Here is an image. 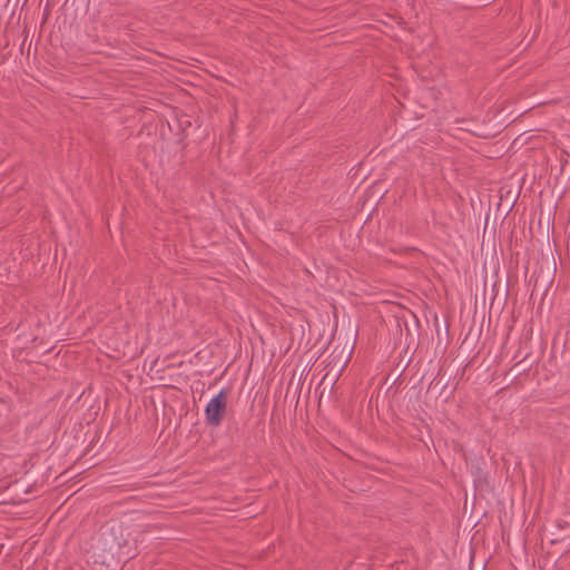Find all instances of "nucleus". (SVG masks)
I'll list each match as a JSON object with an SVG mask.
<instances>
[{"mask_svg": "<svg viewBox=\"0 0 570 570\" xmlns=\"http://www.w3.org/2000/svg\"><path fill=\"white\" fill-rule=\"evenodd\" d=\"M227 409V392L222 390L209 400L205 407V420L209 425L220 424Z\"/></svg>", "mask_w": 570, "mask_h": 570, "instance_id": "f257e3e1", "label": "nucleus"}]
</instances>
